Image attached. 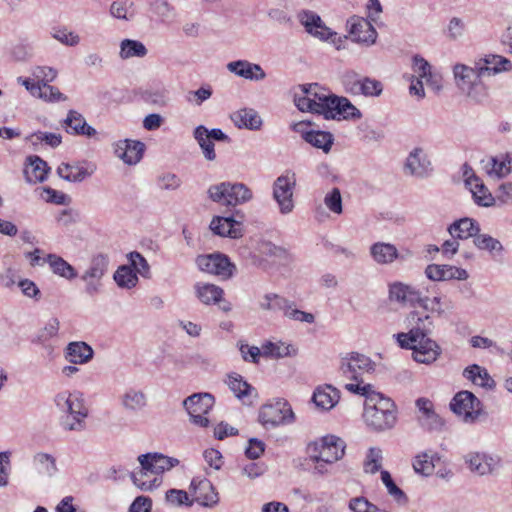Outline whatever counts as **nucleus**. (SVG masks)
Returning <instances> with one entry per match:
<instances>
[{
	"mask_svg": "<svg viewBox=\"0 0 512 512\" xmlns=\"http://www.w3.org/2000/svg\"><path fill=\"white\" fill-rule=\"evenodd\" d=\"M116 284L125 289L134 288L138 283L136 272L127 265L119 266L113 276Z\"/></svg>",
	"mask_w": 512,
	"mask_h": 512,
	"instance_id": "49",
	"label": "nucleus"
},
{
	"mask_svg": "<svg viewBox=\"0 0 512 512\" xmlns=\"http://www.w3.org/2000/svg\"><path fill=\"white\" fill-rule=\"evenodd\" d=\"M441 456L433 450H426L418 453L412 460V466L415 473L428 477L434 472L435 465L439 462Z\"/></svg>",
	"mask_w": 512,
	"mask_h": 512,
	"instance_id": "35",
	"label": "nucleus"
},
{
	"mask_svg": "<svg viewBox=\"0 0 512 512\" xmlns=\"http://www.w3.org/2000/svg\"><path fill=\"white\" fill-rule=\"evenodd\" d=\"M451 410L462 417L463 422L473 424L481 413V402L472 392L460 391L450 402Z\"/></svg>",
	"mask_w": 512,
	"mask_h": 512,
	"instance_id": "16",
	"label": "nucleus"
},
{
	"mask_svg": "<svg viewBox=\"0 0 512 512\" xmlns=\"http://www.w3.org/2000/svg\"><path fill=\"white\" fill-rule=\"evenodd\" d=\"M43 262H47L51 271L64 279L72 280L77 277V271L64 258L56 254H48Z\"/></svg>",
	"mask_w": 512,
	"mask_h": 512,
	"instance_id": "43",
	"label": "nucleus"
},
{
	"mask_svg": "<svg viewBox=\"0 0 512 512\" xmlns=\"http://www.w3.org/2000/svg\"><path fill=\"white\" fill-rule=\"evenodd\" d=\"M370 256L379 265H390L395 260L402 259L398 249L392 243L376 242L370 246Z\"/></svg>",
	"mask_w": 512,
	"mask_h": 512,
	"instance_id": "33",
	"label": "nucleus"
},
{
	"mask_svg": "<svg viewBox=\"0 0 512 512\" xmlns=\"http://www.w3.org/2000/svg\"><path fill=\"white\" fill-rule=\"evenodd\" d=\"M51 36L52 38L66 46H76L80 42L79 35L72 31H69L66 27L52 28Z\"/></svg>",
	"mask_w": 512,
	"mask_h": 512,
	"instance_id": "57",
	"label": "nucleus"
},
{
	"mask_svg": "<svg viewBox=\"0 0 512 512\" xmlns=\"http://www.w3.org/2000/svg\"><path fill=\"white\" fill-rule=\"evenodd\" d=\"M296 186V175L286 171L278 176L272 185V196L282 215L290 214L295 207L293 194Z\"/></svg>",
	"mask_w": 512,
	"mask_h": 512,
	"instance_id": "14",
	"label": "nucleus"
},
{
	"mask_svg": "<svg viewBox=\"0 0 512 512\" xmlns=\"http://www.w3.org/2000/svg\"><path fill=\"white\" fill-rule=\"evenodd\" d=\"M258 305L263 311L281 312L285 318L296 322L312 324L315 321V316L312 313L299 310L294 301L277 293H265Z\"/></svg>",
	"mask_w": 512,
	"mask_h": 512,
	"instance_id": "8",
	"label": "nucleus"
},
{
	"mask_svg": "<svg viewBox=\"0 0 512 512\" xmlns=\"http://www.w3.org/2000/svg\"><path fill=\"white\" fill-rule=\"evenodd\" d=\"M145 145L141 141L124 139L114 144V153L127 165H136L143 157Z\"/></svg>",
	"mask_w": 512,
	"mask_h": 512,
	"instance_id": "25",
	"label": "nucleus"
},
{
	"mask_svg": "<svg viewBox=\"0 0 512 512\" xmlns=\"http://www.w3.org/2000/svg\"><path fill=\"white\" fill-rule=\"evenodd\" d=\"M57 76L52 66H35L31 77H18L17 81L23 85L32 96L48 102L66 100V97L55 87L49 85Z\"/></svg>",
	"mask_w": 512,
	"mask_h": 512,
	"instance_id": "7",
	"label": "nucleus"
},
{
	"mask_svg": "<svg viewBox=\"0 0 512 512\" xmlns=\"http://www.w3.org/2000/svg\"><path fill=\"white\" fill-rule=\"evenodd\" d=\"M130 267L143 277H148L150 267L147 260L137 251L131 252L128 255Z\"/></svg>",
	"mask_w": 512,
	"mask_h": 512,
	"instance_id": "62",
	"label": "nucleus"
},
{
	"mask_svg": "<svg viewBox=\"0 0 512 512\" xmlns=\"http://www.w3.org/2000/svg\"><path fill=\"white\" fill-rule=\"evenodd\" d=\"M263 356L266 358L279 359L284 357L296 356L297 348L292 344L282 341H266L263 343Z\"/></svg>",
	"mask_w": 512,
	"mask_h": 512,
	"instance_id": "44",
	"label": "nucleus"
},
{
	"mask_svg": "<svg viewBox=\"0 0 512 512\" xmlns=\"http://www.w3.org/2000/svg\"><path fill=\"white\" fill-rule=\"evenodd\" d=\"M324 204L333 214L340 215L343 213V203L341 192L338 188H333L324 196Z\"/></svg>",
	"mask_w": 512,
	"mask_h": 512,
	"instance_id": "58",
	"label": "nucleus"
},
{
	"mask_svg": "<svg viewBox=\"0 0 512 512\" xmlns=\"http://www.w3.org/2000/svg\"><path fill=\"white\" fill-rule=\"evenodd\" d=\"M346 443L335 435H325L319 440L309 443L308 453L311 460H324L335 463L345 455Z\"/></svg>",
	"mask_w": 512,
	"mask_h": 512,
	"instance_id": "11",
	"label": "nucleus"
},
{
	"mask_svg": "<svg viewBox=\"0 0 512 512\" xmlns=\"http://www.w3.org/2000/svg\"><path fill=\"white\" fill-rule=\"evenodd\" d=\"M403 169L406 175L418 179H426L430 177L434 171L427 151L420 146L412 148L408 153Z\"/></svg>",
	"mask_w": 512,
	"mask_h": 512,
	"instance_id": "17",
	"label": "nucleus"
},
{
	"mask_svg": "<svg viewBox=\"0 0 512 512\" xmlns=\"http://www.w3.org/2000/svg\"><path fill=\"white\" fill-rule=\"evenodd\" d=\"M474 244L478 249L486 250L490 253H501L503 251V246L501 242L487 234L477 233L476 236L474 237Z\"/></svg>",
	"mask_w": 512,
	"mask_h": 512,
	"instance_id": "54",
	"label": "nucleus"
},
{
	"mask_svg": "<svg viewBox=\"0 0 512 512\" xmlns=\"http://www.w3.org/2000/svg\"><path fill=\"white\" fill-rule=\"evenodd\" d=\"M375 363L366 355L350 353L341 360L340 371L352 381H359L365 373L374 371Z\"/></svg>",
	"mask_w": 512,
	"mask_h": 512,
	"instance_id": "19",
	"label": "nucleus"
},
{
	"mask_svg": "<svg viewBox=\"0 0 512 512\" xmlns=\"http://www.w3.org/2000/svg\"><path fill=\"white\" fill-rule=\"evenodd\" d=\"M348 509L351 512H389L386 509L379 508L364 496L351 498L348 502Z\"/></svg>",
	"mask_w": 512,
	"mask_h": 512,
	"instance_id": "52",
	"label": "nucleus"
},
{
	"mask_svg": "<svg viewBox=\"0 0 512 512\" xmlns=\"http://www.w3.org/2000/svg\"><path fill=\"white\" fill-rule=\"evenodd\" d=\"M231 120L234 125L240 129L258 131L263 125L262 118L258 112L252 108H242L231 114Z\"/></svg>",
	"mask_w": 512,
	"mask_h": 512,
	"instance_id": "34",
	"label": "nucleus"
},
{
	"mask_svg": "<svg viewBox=\"0 0 512 512\" xmlns=\"http://www.w3.org/2000/svg\"><path fill=\"white\" fill-rule=\"evenodd\" d=\"M298 18L307 33L321 41L331 40L338 50L344 47L342 44L348 40V36H338L327 27L321 17L313 11L303 10L298 14Z\"/></svg>",
	"mask_w": 512,
	"mask_h": 512,
	"instance_id": "12",
	"label": "nucleus"
},
{
	"mask_svg": "<svg viewBox=\"0 0 512 512\" xmlns=\"http://www.w3.org/2000/svg\"><path fill=\"white\" fill-rule=\"evenodd\" d=\"M54 404L60 412L67 414L63 424L66 430L81 431L85 428L89 411L83 393L61 391L55 395Z\"/></svg>",
	"mask_w": 512,
	"mask_h": 512,
	"instance_id": "6",
	"label": "nucleus"
},
{
	"mask_svg": "<svg viewBox=\"0 0 512 512\" xmlns=\"http://www.w3.org/2000/svg\"><path fill=\"white\" fill-rule=\"evenodd\" d=\"M227 384L234 395L240 400H244L254 390V388L247 383L241 375L236 373L228 376Z\"/></svg>",
	"mask_w": 512,
	"mask_h": 512,
	"instance_id": "50",
	"label": "nucleus"
},
{
	"mask_svg": "<svg viewBox=\"0 0 512 512\" xmlns=\"http://www.w3.org/2000/svg\"><path fill=\"white\" fill-rule=\"evenodd\" d=\"M485 170L490 177L501 179L508 176L512 172V154L505 153L490 157Z\"/></svg>",
	"mask_w": 512,
	"mask_h": 512,
	"instance_id": "36",
	"label": "nucleus"
},
{
	"mask_svg": "<svg viewBox=\"0 0 512 512\" xmlns=\"http://www.w3.org/2000/svg\"><path fill=\"white\" fill-rule=\"evenodd\" d=\"M207 194L213 202L225 206L244 204L253 197L252 191L244 183L238 182H221L211 185Z\"/></svg>",
	"mask_w": 512,
	"mask_h": 512,
	"instance_id": "9",
	"label": "nucleus"
},
{
	"mask_svg": "<svg viewBox=\"0 0 512 512\" xmlns=\"http://www.w3.org/2000/svg\"><path fill=\"white\" fill-rule=\"evenodd\" d=\"M110 257L103 252L95 253L89 260L88 267L80 279L84 282V291L89 296L99 294L103 288L102 280L108 273Z\"/></svg>",
	"mask_w": 512,
	"mask_h": 512,
	"instance_id": "10",
	"label": "nucleus"
},
{
	"mask_svg": "<svg viewBox=\"0 0 512 512\" xmlns=\"http://www.w3.org/2000/svg\"><path fill=\"white\" fill-rule=\"evenodd\" d=\"M33 466L40 475L47 477L54 476L58 469L56 459L48 453H37L33 457Z\"/></svg>",
	"mask_w": 512,
	"mask_h": 512,
	"instance_id": "45",
	"label": "nucleus"
},
{
	"mask_svg": "<svg viewBox=\"0 0 512 512\" xmlns=\"http://www.w3.org/2000/svg\"><path fill=\"white\" fill-rule=\"evenodd\" d=\"M346 25L352 41L366 45L375 43L377 32L368 20L352 16L347 20Z\"/></svg>",
	"mask_w": 512,
	"mask_h": 512,
	"instance_id": "23",
	"label": "nucleus"
},
{
	"mask_svg": "<svg viewBox=\"0 0 512 512\" xmlns=\"http://www.w3.org/2000/svg\"><path fill=\"white\" fill-rule=\"evenodd\" d=\"M381 480L385 485L388 494L398 503L406 502L407 497L402 489H400L393 481L391 474L386 471H381Z\"/></svg>",
	"mask_w": 512,
	"mask_h": 512,
	"instance_id": "56",
	"label": "nucleus"
},
{
	"mask_svg": "<svg viewBox=\"0 0 512 512\" xmlns=\"http://www.w3.org/2000/svg\"><path fill=\"white\" fill-rule=\"evenodd\" d=\"M299 88L313 100L311 103L315 113L323 115L325 119L355 121L362 118L361 111L348 98L334 95L317 83L303 84Z\"/></svg>",
	"mask_w": 512,
	"mask_h": 512,
	"instance_id": "2",
	"label": "nucleus"
},
{
	"mask_svg": "<svg viewBox=\"0 0 512 512\" xmlns=\"http://www.w3.org/2000/svg\"><path fill=\"white\" fill-rule=\"evenodd\" d=\"M362 76L353 70H347L341 75V83L345 91L351 95H357V90L361 84Z\"/></svg>",
	"mask_w": 512,
	"mask_h": 512,
	"instance_id": "60",
	"label": "nucleus"
},
{
	"mask_svg": "<svg viewBox=\"0 0 512 512\" xmlns=\"http://www.w3.org/2000/svg\"><path fill=\"white\" fill-rule=\"evenodd\" d=\"M27 162L24 170L26 181L29 183L45 181L49 171L47 163L39 156H29Z\"/></svg>",
	"mask_w": 512,
	"mask_h": 512,
	"instance_id": "38",
	"label": "nucleus"
},
{
	"mask_svg": "<svg viewBox=\"0 0 512 512\" xmlns=\"http://www.w3.org/2000/svg\"><path fill=\"white\" fill-rule=\"evenodd\" d=\"M95 170L96 166L86 161L61 163L57 168V174L63 180L79 183L89 178Z\"/></svg>",
	"mask_w": 512,
	"mask_h": 512,
	"instance_id": "24",
	"label": "nucleus"
},
{
	"mask_svg": "<svg viewBox=\"0 0 512 512\" xmlns=\"http://www.w3.org/2000/svg\"><path fill=\"white\" fill-rule=\"evenodd\" d=\"M465 186L472 194L474 202L478 206L491 207L495 203V198L485 186L483 181L475 175L472 167L465 163L462 166Z\"/></svg>",
	"mask_w": 512,
	"mask_h": 512,
	"instance_id": "21",
	"label": "nucleus"
},
{
	"mask_svg": "<svg viewBox=\"0 0 512 512\" xmlns=\"http://www.w3.org/2000/svg\"><path fill=\"white\" fill-rule=\"evenodd\" d=\"M410 329L407 333L397 334L400 347L411 349L413 359L418 363L431 364L441 354V348L436 341L428 337L432 330L433 321L429 315L421 316L413 311L407 317Z\"/></svg>",
	"mask_w": 512,
	"mask_h": 512,
	"instance_id": "1",
	"label": "nucleus"
},
{
	"mask_svg": "<svg viewBox=\"0 0 512 512\" xmlns=\"http://www.w3.org/2000/svg\"><path fill=\"white\" fill-rule=\"evenodd\" d=\"M512 66H453L455 82L459 90L476 103L486 98V88L481 81L485 74L496 75L509 71Z\"/></svg>",
	"mask_w": 512,
	"mask_h": 512,
	"instance_id": "3",
	"label": "nucleus"
},
{
	"mask_svg": "<svg viewBox=\"0 0 512 512\" xmlns=\"http://www.w3.org/2000/svg\"><path fill=\"white\" fill-rule=\"evenodd\" d=\"M339 391L332 385L318 387L312 396L314 404L323 410H330L339 401Z\"/></svg>",
	"mask_w": 512,
	"mask_h": 512,
	"instance_id": "41",
	"label": "nucleus"
},
{
	"mask_svg": "<svg viewBox=\"0 0 512 512\" xmlns=\"http://www.w3.org/2000/svg\"><path fill=\"white\" fill-rule=\"evenodd\" d=\"M166 501L174 506H191L188 493L184 490L170 489L166 492Z\"/></svg>",
	"mask_w": 512,
	"mask_h": 512,
	"instance_id": "63",
	"label": "nucleus"
},
{
	"mask_svg": "<svg viewBox=\"0 0 512 512\" xmlns=\"http://www.w3.org/2000/svg\"><path fill=\"white\" fill-rule=\"evenodd\" d=\"M468 469L479 476L489 475L498 464V460L485 452H469L464 456Z\"/></svg>",
	"mask_w": 512,
	"mask_h": 512,
	"instance_id": "27",
	"label": "nucleus"
},
{
	"mask_svg": "<svg viewBox=\"0 0 512 512\" xmlns=\"http://www.w3.org/2000/svg\"><path fill=\"white\" fill-rule=\"evenodd\" d=\"M120 403L128 412H139L147 406L146 394L135 388H128L120 397Z\"/></svg>",
	"mask_w": 512,
	"mask_h": 512,
	"instance_id": "40",
	"label": "nucleus"
},
{
	"mask_svg": "<svg viewBox=\"0 0 512 512\" xmlns=\"http://www.w3.org/2000/svg\"><path fill=\"white\" fill-rule=\"evenodd\" d=\"M196 297L205 305L216 304L221 301L224 291L221 287L204 282H197L194 285Z\"/></svg>",
	"mask_w": 512,
	"mask_h": 512,
	"instance_id": "42",
	"label": "nucleus"
},
{
	"mask_svg": "<svg viewBox=\"0 0 512 512\" xmlns=\"http://www.w3.org/2000/svg\"><path fill=\"white\" fill-rule=\"evenodd\" d=\"M193 136L202 149L204 157L209 161L215 160L216 153L214 151V143L207 134V128L203 125L197 126L194 129Z\"/></svg>",
	"mask_w": 512,
	"mask_h": 512,
	"instance_id": "47",
	"label": "nucleus"
},
{
	"mask_svg": "<svg viewBox=\"0 0 512 512\" xmlns=\"http://www.w3.org/2000/svg\"><path fill=\"white\" fill-rule=\"evenodd\" d=\"M240 225L233 217L216 216L210 223V229L216 235L235 239L242 236Z\"/></svg>",
	"mask_w": 512,
	"mask_h": 512,
	"instance_id": "37",
	"label": "nucleus"
},
{
	"mask_svg": "<svg viewBox=\"0 0 512 512\" xmlns=\"http://www.w3.org/2000/svg\"><path fill=\"white\" fill-rule=\"evenodd\" d=\"M463 375L466 379L470 380L473 384L480 387H491L493 380L489 376L487 370L477 364L467 367Z\"/></svg>",
	"mask_w": 512,
	"mask_h": 512,
	"instance_id": "48",
	"label": "nucleus"
},
{
	"mask_svg": "<svg viewBox=\"0 0 512 512\" xmlns=\"http://www.w3.org/2000/svg\"><path fill=\"white\" fill-rule=\"evenodd\" d=\"M383 92V84L374 78L363 77L357 90V95L379 97Z\"/></svg>",
	"mask_w": 512,
	"mask_h": 512,
	"instance_id": "51",
	"label": "nucleus"
},
{
	"mask_svg": "<svg viewBox=\"0 0 512 512\" xmlns=\"http://www.w3.org/2000/svg\"><path fill=\"white\" fill-rule=\"evenodd\" d=\"M480 231L479 223L471 218H462L454 221L448 228L452 238L468 239L475 237Z\"/></svg>",
	"mask_w": 512,
	"mask_h": 512,
	"instance_id": "39",
	"label": "nucleus"
},
{
	"mask_svg": "<svg viewBox=\"0 0 512 512\" xmlns=\"http://www.w3.org/2000/svg\"><path fill=\"white\" fill-rule=\"evenodd\" d=\"M382 451L379 448L372 447L368 450L364 461V471L375 474L381 468Z\"/></svg>",
	"mask_w": 512,
	"mask_h": 512,
	"instance_id": "59",
	"label": "nucleus"
},
{
	"mask_svg": "<svg viewBox=\"0 0 512 512\" xmlns=\"http://www.w3.org/2000/svg\"><path fill=\"white\" fill-rule=\"evenodd\" d=\"M93 357V348L84 341L70 342L64 349V358L70 364L84 365L89 363Z\"/></svg>",
	"mask_w": 512,
	"mask_h": 512,
	"instance_id": "32",
	"label": "nucleus"
},
{
	"mask_svg": "<svg viewBox=\"0 0 512 512\" xmlns=\"http://www.w3.org/2000/svg\"><path fill=\"white\" fill-rule=\"evenodd\" d=\"M25 142L32 145L34 148L40 144L56 148L62 143V136L57 133L37 131L27 135Z\"/></svg>",
	"mask_w": 512,
	"mask_h": 512,
	"instance_id": "46",
	"label": "nucleus"
},
{
	"mask_svg": "<svg viewBox=\"0 0 512 512\" xmlns=\"http://www.w3.org/2000/svg\"><path fill=\"white\" fill-rule=\"evenodd\" d=\"M417 409L416 420L418 425L428 432H440L444 427V420L435 411L434 404L425 397H420L415 401Z\"/></svg>",
	"mask_w": 512,
	"mask_h": 512,
	"instance_id": "20",
	"label": "nucleus"
},
{
	"mask_svg": "<svg viewBox=\"0 0 512 512\" xmlns=\"http://www.w3.org/2000/svg\"><path fill=\"white\" fill-rule=\"evenodd\" d=\"M60 328V322L58 318L53 317L48 320V322L45 324L44 328L38 333L36 340L34 342L37 343H45L46 341L50 340L51 338H54L58 335Z\"/></svg>",
	"mask_w": 512,
	"mask_h": 512,
	"instance_id": "61",
	"label": "nucleus"
},
{
	"mask_svg": "<svg viewBox=\"0 0 512 512\" xmlns=\"http://www.w3.org/2000/svg\"><path fill=\"white\" fill-rule=\"evenodd\" d=\"M417 75H412L409 85V94L418 101L425 97L424 86L431 87L433 90L441 88V79L438 75L431 72V66H418Z\"/></svg>",
	"mask_w": 512,
	"mask_h": 512,
	"instance_id": "22",
	"label": "nucleus"
},
{
	"mask_svg": "<svg viewBox=\"0 0 512 512\" xmlns=\"http://www.w3.org/2000/svg\"><path fill=\"white\" fill-rule=\"evenodd\" d=\"M190 489L193 491L196 502L202 506L212 507L219 501L218 493L211 481L206 478H193Z\"/></svg>",
	"mask_w": 512,
	"mask_h": 512,
	"instance_id": "28",
	"label": "nucleus"
},
{
	"mask_svg": "<svg viewBox=\"0 0 512 512\" xmlns=\"http://www.w3.org/2000/svg\"><path fill=\"white\" fill-rule=\"evenodd\" d=\"M389 300L402 305L416 306L420 300V291L415 287L400 281L389 284Z\"/></svg>",
	"mask_w": 512,
	"mask_h": 512,
	"instance_id": "30",
	"label": "nucleus"
},
{
	"mask_svg": "<svg viewBox=\"0 0 512 512\" xmlns=\"http://www.w3.org/2000/svg\"><path fill=\"white\" fill-rule=\"evenodd\" d=\"M141 468L131 473L133 483L142 491H151L157 488L161 482V474L179 464L176 458L165 456L161 453H147L138 457Z\"/></svg>",
	"mask_w": 512,
	"mask_h": 512,
	"instance_id": "4",
	"label": "nucleus"
},
{
	"mask_svg": "<svg viewBox=\"0 0 512 512\" xmlns=\"http://www.w3.org/2000/svg\"><path fill=\"white\" fill-rule=\"evenodd\" d=\"M158 186L162 190H176L181 186V179L174 173H164L158 177Z\"/></svg>",
	"mask_w": 512,
	"mask_h": 512,
	"instance_id": "64",
	"label": "nucleus"
},
{
	"mask_svg": "<svg viewBox=\"0 0 512 512\" xmlns=\"http://www.w3.org/2000/svg\"><path fill=\"white\" fill-rule=\"evenodd\" d=\"M65 131L73 136H86L93 138L97 130L86 122L85 117L76 110H69L66 118L62 121Z\"/></svg>",
	"mask_w": 512,
	"mask_h": 512,
	"instance_id": "26",
	"label": "nucleus"
},
{
	"mask_svg": "<svg viewBox=\"0 0 512 512\" xmlns=\"http://www.w3.org/2000/svg\"><path fill=\"white\" fill-rule=\"evenodd\" d=\"M234 74L245 79L259 81L265 78L266 74L262 66H227Z\"/></svg>",
	"mask_w": 512,
	"mask_h": 512,
	"instance_id": "55",
	"label": "nucleus"
},
{
	"mask_svg": "<svg viewBox=\"0 0 512 512\" xmlns=\"http://www.w3.org/2000/svg\"><path fill=\"white\" fill-rule=\"evenodd\" d=\"M197 267L206 273L216 275L222 279H229L236 269L230 259L221 253L199 255L196 258Z\"/></svg>",
	"mask_w": 512,
	"mask_h": 512,
	"instance_id": "18",
	"label": "nucleus"
},
{
	"mask_svg": "<svg viewBox=\"0 0 512 512\" xmlns=\"http://www.w3.org/2000/svg\"><path fill=\"white\" fill-rule=\"evenodd\" d=\"M147 53L146 47L139 41L125 39L121 43L120 55L123 59L133 56L143 57Z\"/></svg>",
	"mask_w": 512,
	"mask_h": 512,
	"instance_id": "53",
	"label": "nucleus"
},
{
	"mask_svg": "<svg viewBox=\"0 0 512 512\" xmlns=\"http://www.w3.org/2000/svg\"><path fill=\"white\" fill-rule=\"evenodd\" d=\"M306 126L305 122H299L296 124L295 129L307 143L328 153L334 142L333 135L330 132L320 130H306Z\"/></svg>",
	"mask_w": 512,
	"mask_h": 512,
	"instance_id": "31",
	"label": "nucleus"
},
{
	"mask_svg": "<svg viewBox=\"0 0 512 512\" xmlns=\"http://www.w3.org/2000/svg\"><path fill=\"white\" fill-rule=\"evenodd\" d=\"M395 403L381 393L371 394L365 400L363 419L366 425L377 432L391 430L397 423Z\"/></svg>",
	"mask_w": 512,
	"mask_h": 512,
	"instance_id": "5",
	"label": "nucleus"
},
{
	"mask_svg": "<svg viewBox=\"0 0 512 512\" xmlns=\"http://www.w3.org/2000/svg\"><path fill=\"white\" fill-rule=\"evenodd\" d=\"M425 275L432 281L466 280L468 272L452 265L429 264L425 268Z\"/></svg>",
	"mask_w": 512,
	"mask_h": 512,
	"instance_id": "29",
	"label": "nucleus"
},
{
	"mask_svg": "<svg viewBox=\"0 0 512 512\" xmlns=\"http://www.w3.org/2000/svg\"><path fill=\"white\" fill-rule=\"evenodd\" d=\"M259 422L265 428H275L293 422L294 413L284 399H276L264 404L259 410Z\"/></svg>",
	"mask_w": 512,
	"mask_h": 512,
	"instance_id": "13",
	"label": "nucleus"
},
{
	"mask_svg": "<svg viewBox=\"0 0 512 512\" xmlns=\"http://www.w3.org/2000/svg\"><path fill=\"white\" fill-rule=\"evenodd\" d=\"M215 399L210 393H196L187 397L183 405L187 410L191 422L199 427H208L210 421L205 416L214 406Z\"/></svg>",
	"mask_w": 512,
	"mask_h": 512,
	"instance_id": "15",
	"label": "nucleus"
}]
</instances>
